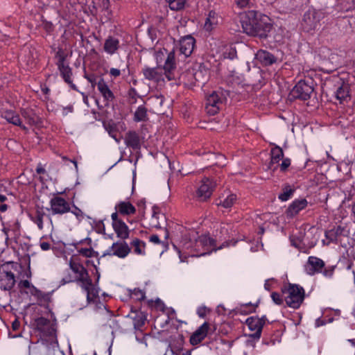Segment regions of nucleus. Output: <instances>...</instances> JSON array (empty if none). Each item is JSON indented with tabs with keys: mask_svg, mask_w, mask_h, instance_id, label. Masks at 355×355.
<instances>
[{
	"mask_svg": "<svg viewBox=\"0 0 355 355\" xmlns=\"http://www.w3.org/2000/svg\"><path fill=\"white\" fill-rule=\"evenodd\" d=\"M243 33L249 36L266 39L273 25L270 18L259 11L250 10L240 14Z\"/></svg>",
	"mask_w": 355,
	"mask_h": 355,
	"instance_id": "obj_1",
	"label": "nucleus"
},
{
	"mask_svg": "<svg viewBox=\"0 0 355 355\" xmlns=\"http://www.w3.org/2000/svg\"><path fill=\"white\" fill-rule=\"evenodd\" d=\"M34 330L40 332L42 342L49 349L55 350L58 348L56 336V323L44 317L35 318L31 323Z\"/></svg>",
	"mask_w": 355,
	"mask_h": 355,
	"instance_id": "obj_2",
	"label": "nucleus"
},
{
	"mask_svg": "<svg viewBox=\"0 0 355 355\" xmlns=\"http://www.w3.org/2000/svg\"><path fill=\"white\" fill-rule=\"evenodd\" d=\"M282 292L286 295L285 301L289 307L298 309L304 300V290L297 284H288V287L282 289Z\"/></svg>",
	"mask_w": 355,
	"mask_h": 355,
	"instance_id": "obj_3",
	"label": "nucleus"
},
{
	"mask_svg": "<svg viewBox=\"0 0 355 355\" xmlns=\"http://www.w3.org/2000/svg\"><path fill=\"white\" fill-rule=\"evenodd\" d=\"M323 17L324 14L321 11L309 9L303 15L302 28L307 33L315 30L320 26V21Z\"/></svg>",
	"mask_w": 355,
	"mask_h": 355,
	"instance_id": "obj_4",
	"label": "nucleus"
},
{
	"mask_svg": "<svg viewBox=\"0 0 355 355\" xmlns=\"http://www.w3.org/2000/svg\"><path fill=\"white\" fill-rule=\"evenodd\" d=\"M208 76L209 71L207 69L205 66L200 64L198 66V69H192L191 71L189 70L185 74H182L181 78L184 80L185 77H187L188 80L190 82L185 83V84L194 86L196 83L203 85L207 80Z\"/></svg>",
	"mask_w": 355,
	"mask_h": 355,
	"instance_id": "obj_5",
	"label": "nucleus"
},
{
	"mask_svg": "<svg viewBox=\"0 0 355 355\" xmlns=\"http://www.w3.org/2000/svg\"><path fill=\"white\" fill-rule=\"evenodd\" d=\"M313 92V87L308 84L305 80H301L290 92L288 98L291 101L296 99L306 101L311 98V94Z\"/></svg>",
	"mask_w": 355,
	"mask_h": 355,
	"instance_id": "obj_6",
	"label": "nucleus"
},
{
	"mask_svg": "<svg viewBox=\"0 0 355 355\" xmlns=\"http://www.w3.org/2000/svg\"><path fill=\"white\" fill-rule=\"evenodd\" d=\"M266 320L267 319L266 316H262L261 318H248L246 320L245 323L251 331H255L254 333L250 334L249 336L254 339H259L261 336L263 327L266 324Z\"/></svg>",
	"mask_w": 355,
	"mask_h": 355,
	"instance_id": "obj_7",
	"label": "nucleus"
},
{
	"mask_svg": "<svg viewBox=\"0 0 355 355\" xmlns=\"http://www.w3.org/2000/svg\"><path fill=\"white\" fill-rule=\"evenodd\" d=\"M222 104V98L217 92H214L206 99L205 110L207 113L209 115H215L218 112Z\"/></svg>",
	"mask_w": 355,
	"mask_h": 355,
	"instance_id": "obj_8",
	"label": "nucleus"
},
{
	"mask_svg": "<svg viewBox=\"0 0 355 355\" xmlns=\"http://www.w3.org/2000/svg\"><path fill=\"white\" fill-rule=\"evenodd\" d=\"M349 234V230L345 227L338 225L329 230L325 232V236L329 242L335 243L336 244L341 243L342 237H348Z\"/></svg>",
	"mask_w": 355,
	"mask_h": 355,
	"instance_id": "obj_9",
	"label": "nucleus"
},
{
	"mask_svg": "<svg viewBox=\"0 0 355 355\" xmlns=\"http://www.w3.org/2000/svg\"><path fill=\"white\" fill-rule=\"evenodd\" d=\"M69 266L73 272L78 275L76 278V281L78 282H80L81 284L84 283H86L87 284H90L91 277L89 275L88 271L83 265L71 259L69 261Z\"/></svg>",
	"mask_w": 355,
	"mask_h": 355,
	"instance_id": "obj_10",
	"label": "nucleus"
},
{
	"mask_svg": "<svg viewBox=\"0 0 355 355\" xmlns=\"http://www.w3.org/2000/svg\"><path fill=\"white\" fill-rule=\"evenodd\" d=\"M50 205L53 214H64L70 211L69 202L62 197H53L50 201Z\"/></svg>",
	"mask_w": 355,
	"mask_h": 355,
	"instance_id": "obj_11",
	"label": "nucleus"
},
{
	"mask_svg": "<svg viewBox=\"0 0 355 355\" xmlns=\"http://www.w3.org/2000/svg\"><path fill=\"white\" fill-rule=\"evenodd\" d=\"M324 267V262L322 259L315 257H309L305 265V270L307 274L313 275L322 272Z\"/></svg>",
	"mask_w": 355,
	"mask_h": 355,
	"instance_id": "obj_12",
	"label": "nucleus"
},
{
	"mask_svg": "<svg viewBox=\"0 0 355 355\" xmlns=\"http://www.w3.org/2000/svg\"><path fill=\"white\" fill-rule=\"evenodd\" d=\"M202 182V184L197 191V196L200 201H205L211 196L214 184L211 180L208 178H205Z\"/></svg>",
	"mask_w": 355,
	"mask_h": 355,
	"instance_id": "obj_13",
	"label": "nucleus"
},
{
	"mask_svg": "<svg viewBox=\"0 0 355 355\" xmlns=\"http://www.w3.org/2000/svg\"><path fill=\"white\" fill-rule=\"evenodd\" d=\"M15 284V275L10 271L0 270V288L3 291H10L14 287Z\"/></svg>",
	"mask_w": 355,
	"mask_h": 355,
	"instance_id": "obj_14",
	"label": "nucleus"
},
{
	"mask_svg": "<svg viewBox=\"0 0 355 355\" xmlns=\"http://www.w3.org/2000/svg\"><path fill=\"white\" fill-rule=\"evenodd\" d=\"M196 44V40L191 35L183 37L180 40V51L186 57H189L193 52Z\"/></svg>",
	"mask_w": 355,
	"mask_h": 355,
	"instance_id": "obj_15",
	"label": "nucleus"
},
{
	"mask_svg": "<svg viewBox=\"0 0 355 355\" xmlns=\"http://www.w3.org/2000/svg\"><path fill=\"white\" fill-rule=\"evenodd\" d=\"M125 145L134 150H139L141 146V139L136 131L130 130L125 134Z\"/></svg>",
	"mask_w": 355,
	"mask_h": 355,
	"instance_id": "obj_16",
	"label": "nucleus"
},
{
	"mask_svg": "<svg viewBox=\"0 0 355 355\" xmlns=\"http://www.w3.org/2000/svg\"><path fill=\"white\" fill-rule=\"evenodd\" d=\"M80 287L87 293V302L88 304L95 303L96 300L99 298V288L96 287L92 279L89 284L84 283L80 284Z\"/></svg>",
	"mask_w": 355,
	"mask_h": 355,
	"instance_id": "obj_17",
	"label": "nucleus"
},
{
	"mask_svg": "<svg viewBox=\"0 0 355 355\" xmlns=\"http://www.w3.org/2000/svg\"><path fill=\"white\" fill-rule=\"evenodd\" d=\"M307 201L306 199H300L294 200L287 208L286 214L287 217L293 218L297 215L301 210L306 208L307 206Z\"/></svg>",
	"mask_w": 355,
	"mask_h": 355,
	"instance_id": "obj_18",
	"label": "nucleus"
},
{
	"mask_svg": "<svg viewBox=\"0 0 355 355\" xmlns=\"http://www.w3.org/2000/svg\"><path fill=\"white\" fill-rule=\"evenodd\" d=\"M209 325L207 322L203 323L191 336L190 343L192 345L200 343L207 335Z\"/></svg>",
	"mask_w": 355,
	"mask_h": 355,
	"instance_id": "obj_19",
	"label": "nucleus"
},
{
	"mask_svg": "<svg viewBox=\"0 0 355 355\" xmlns=\"http://www.w3.org/2000/svg\"><path fill=\"white\" fill-rule=\"evenodd\" d=\"M256 59L263 66H269L275 63L277 58L271 53L260 49L256 53Z\"/></svg>",
	"mask_w": 355,
	"mask_h": 355,
	"instance_id": "obj_20",
	"label": "nucleus"
},
{
	"mask_svg": "<svg viewBox=\"0 0 355 355\" xmlns=\"http://www.w3.org/2000/svg\"><path fill=\"white\" fill-rule=\"evenodd\" d=\"M97 88L106 101H112L114 95L110 90L103 78H100L97 83Z\"/></svg>",
	"mask_w": 355,
	"mask_h": 355,
	"instance_id": "obj_21",
	"label": "nucleus"
},
{
	"mask_svg": "<svg viewBox=\"0 0 355 355\" xmlns=\"http://www.w3.org/2000/svg\"><path fill=\"white\" fill-rule=\"evenodd\" d=\"M175 69V53L172 51L168 54L167 58L165 61L164 66L166 76L168 78V80H173L175 78L174 76H172V71Z\"/></svg>",
	"mask_w": 355,
	"mask_h": 355,
	"instance_id": "obj_22",
	"label": "nucleus"
},
{
	"mask_svg": "<svg viewBox=\"0 0 355 355\" xmlns=\"http://www.w3.org/2000/svg\"><path fill=\"white\" fill-rule=\"evenodd\" d=\"M270 162L269 163L268 168L275 171L278 166L272 168L273 165L279 163V162L284 158V152L282 148L278 146L273 147L270 151Z\"/></svg>",
	"mask_w": 355,
	"mask_h": 355,
	"instance_id": "obj_23",
	"label": "nucleus"
},
{
	"mask_svg": "<svg viewBox=\"0 0 355 355\" xmlns=\"http://www.w3.org/2000/svg\"><path fill=\"white\" fill-rule=\"evenodd\" d=\"M112 249L114 250L112 254L120 258L125 257L130 252V248L125 242L114 243Z\"/></svg>",
	"mask_w": 355,
	"mask_h": 355,
	"instance_id": "obj_24",
	"label": "nucleus"
},
{
	"mask_svg": "<svg viewBox=\"0 0 355 355\" xmlns=\"http://www.w3.org/2000/svg\"><path fill=\"white\" fill-rule=\"evenodd\" d=\"M2 116L8 123L19 126L24 130H27L24 125H22L19 114H16L14 111L8 110H6L3 112Z\"/></svg>",
	"mask_w": 355,
	"mask_h": 355,
	"instance_id": "obj_25",
	"label": "nucleus"
},
{
	"mask_svg": "<svg viewBox=\"0 0 355 355\" xmlns=\"http://www.w3.org/2000/svg\"><path fill=\"white\" fill-rule=\"evenodd\" d=\"M117 236L121 239H128L129 236V229L127 225L123 221H116L112 225Z\"/></svg>",
	"mask_w": 355,
	"mask_h": 355,
	"instance_id": "obj_26",
	"label": "nucleus"
},
{
	"mask_svg": "<svg viewBox=\"0 0 355 355\" xmlns=\"http://www.w3.org/2000/svg\"><path fill=\"white\" fill-rule=\"evenodd\" d=\"M104 50L109 54H114L119 48L118 39L109 36L105 41Z\"/></svg>",
	"mask_w": 355,
	"mask_h": 355,
	"instance_id": "obj_27",
	"label": "nucleus"
},
{
	"mask_svg": "<svg viewBox=\"0 0 355 355\" xmlns=\"http://www.w3.org/2000/svg\"><path fill=\"white\" fill-rule=\"evenodd\" d=\"M58 67L64 81L70 85L73 89H75L76 85L73 84L71 79V69L68 65H65L64 63H58Z\"/></svg>",
	"mask_w": 355,
	"mask_h": 355,
	"instance_id": "obj_28",
	"label": "nucleus"
},
{
	"mask_svg": "<svg viewBox=\"0 0 355 355\" xmlns=\"http://www.w3.org/2000/svg\"><path fill=\"white\" fill-rule=\"evenodd\" d=\"M115 208L122 215H130L136 212L135 207L130 202H120Z\"/></svg>",
	"mask_w": 355,
	"mask_h": 355,
	"instance_id": "obj_29",
	"label": "nucleus"
},
{
	"mask_svg": "<svg viewBox=\"0 0 355 355\" xmlns=\"http://www.w3.org/2000/svg\"><path fill=\"white\" fill-rule=\"evenodd\" d=\"M143 74L144 77L149 80L158 81L161 77V71L157 68L146 67L143 69Z\"/></svg>",
	"mask_w": 355,
	"mask_h": 355,
	"instance_id": "obj_30",
	"label": "nucleus"
},
{
	"mask_svg": "<svg viewBox=\"0 0 355 355\" xmlns=\"http://www.w3.org/2000/svg\"><path fill=\"white\" fill-rule=\"evenodd\" d=\"M135 313V315L132 318L134 327L136 329H141V328L145 324L146 320V315L144 312L141 311H137Z\"/></svg>",
	"mask_w": 355,
	"mask_h": 355,
	"instance_id": "obj_31",
	"label": "nucleus"
},
{
	"mask_svg": "<svg viewBox=\"0 0 355 355\" xmlns=\"http://www.w3.org/2000/svg\"><path fill=\"white\" fill-rule=\"evenodd\" d=\"M349 87L347 85H340L336 92V97L342 103L347 97H349Z\"/></svg>",
	"mask_w": 355,
	"mask_h": 355,
	"instance_id": "obj_32",
	"label": "nucleus"
},
{
	"mask_svg": "<svg viewBox=\"0 0 355 355\" xmlns=\"http://www.w3.org/2000/svg\"><path fill=\"white\" fill-rule=\"evenodd\" d=\"M105 129L108 132L109 135L117 142L119 143L120 138L117 137L116 125L113 122H103Z\"/></svg>",
	"mask_w": 355,
	"mask_h": 355,
	"instance_id": "obj_33",
	"label": "nucleus"
},
{
	"mask_svg": "<svg viewBox=\"0 0 355 355\" xmlns=\"http://www.w3.org/2000/svg\"><path fill=\"white\" fill-rule=\"evenodd\" d=\"M147 119V109L143 105L138 107L134 114V121H145Z\"/></svg>",
	"mask_w": 355,
	"mask_h": 355,
	"instance_id": "obj_34",
	"label": "nucleus"
},
{
	"mask_svg": "<svg viewBox=\"0 0 355 355\" xmlns=\"http://www.w3.org/2000/svg\"><path fill=\"white\" fill-rule=\"evenodd\" d=\"M216 15V13L213 10L209 12L204 26L206 31H211L213 28V25L217 24Z\"/></svg>",
	"mask_w": 355,
	"mask_h": 355,
	"instance_id": "obj_35",
	"label": "nucleus"
},
{
	"mask_svg": "<svg viewBox=\"0 0 355 355\" xmlns=\"http://www.w3.org/2000/svg\"><path fill=\"white\" fill-rule=\"evenodd\" d=\"M294 191L295 189L291 188L290 185H285L282 188V193L279 195V199L282 201H286L290 198Z\"/></svg>",
	"mask_w": 355,
	"mask_h": 355,
	"instance_id": "obj_36",
	"label": "nucleus"
},
{
	"mask_svg": "<svg viewBox=\"0 0 355 355\" xmlns=\"http://www.w3.org/2000/svg\"><path fill=\"white\" fill-rule=\"evenodd\" d=\"M45 216V213L42 209H37L35 211L34 218H32L33 222L37 224L40 230L43 229V218Z\"/></svg>",
	"mask_w": 355,
	"mask_h": 355,
	"instance_id": "obj_37",
	"label": "nucleus"
},
{
	"mask_svg": "<svg viewBox=\"0 0 355 355\" xmlns=\"http://www.w3.org/2000/svg\"><path fill=\"white\" fill-rule=\"evenodd\" d=\"M236 200V196L235 194H231L223 200H220V202H218L217 205H221L225 208H230L234 205Z\"/></svg>",
	"mask_w": 355,
	"mask_h": 355,
	"instance_id": "obj_38",
	"label": "nucleus"
},
{
	"mask_svg": "<svg viewBox=\"0 0 355 355\" xmlns=\"http://www.w3.org/2000/svg\"><path fill=\"white\" fill-rule=\"evenodd\" d=\"M169 3V7L173 10H182L185 4L186 0H166Z\"/></svg>",
	"mask_w": 355,
	"mask_h": 355,
	"instance_id": "obj_39",
	"label": "nucleus"
},
{
	"mask_svg": "<svg viewBox=\"0 0 355 355\" xmlns=\"http://www.w3.org/2000/svg\"><path fill=\"white\" fill-rule=\"evenodd\" d=\"M132 245L134 246V251L135 253L138 254H144V251L142 250V248H145L146 243L144 241L136 239L132 241Z\"/></svg>",
	"mask_w": 355,
	"mask_h": 355,
	"instance_id": "obj_40",
	"label": "nucleus"
},
{
	"mask_svg": "<svg viewBox=\"0 0 355 355\" xmlns=\"http://www.w3.org/2000/svg\"><path fill=\"white\" fill-rule=\"evenodd\" d=\"M140 97L134 87H130L128 92V101L129 104L137 103V98Z\"/></svg>",
	"mask_w": 355,
	"mask_h": 355,
	"instance_id": "obj_41",
	"label": "nucleus"
},
{
	"mask_svg": "<svg viewBox=\"0 0 355 355\" xmlns=\"http://www.w3.org/2000/svg\"><path fill=\"white\" fill-rule=\"evenodd\" d=\"M24 117L28 120L30 124H37L39 120V117L35 114L31 112L24 111L21 112Z\"/></svg>",
	"mask_w": 355,
	"mask_h": 355,
	"instance_id": "obj_42",
	"label": "nucleus"
},
{
	"mask_svg": "<svg viewBox=\"0 0 355 355\" xmlns=\"http://www.w3.org/2000/svg\"><path fill=\"white\" fill-rule=\"evenodd\" d=\"M28 289L29 291H26V293H29L32 295L36 297L37 299H42L44 297V294L33 285H31V287H30Z\"/></svg>",
	"mask_w": 355,
	"mask_h": 355,
	"instance_id": "obj_43",
	"label": "nucleus"
},
{
	"mask_svg": "<svg viewBox=\"0 0 355 355\" xmlns=\"http://www.w3.org/2000/svg\"><path fill=\"white\" fill-rule=\"evenodd\" d=\"M131 295L135 300L139 301H141L145 299V293L139 288H135Z\"/></svg>",
	"mask_w": 355,
	"mask_h": 355,
	"instance_id": "obj_44",
	"label": "nucleus"
},
{
	"mask_svg": "<svg viewBox=\"0 0 355 355\" xmlns=\"http://www.w3.org/2000/svg\"><path fill=\"white\" fill-rule=\"evenodd\" d=\"M271 298L272 301L277 305H281L283 304V298L281 295L277 292H272L271 293Z\"/></svg>",
	"mask_w": 355,
	"mask_h": 355,
	"instance_id": "obj_45",
	"label": "nucleus"
},
{
	"mask_svg": "<svg viewBox=\"0 0 355 355\" xmlns=\"http://www.w3.org/2000/svg\"><path fill=\"white\" fill-rule=\"evenodd\" d=\"M78 252L85 257H92L94 252L92 248H81Z\"/></svg>",
	"mask_w": 355,
	"mask_h": 355,
	"instance_id": "obj_46",
	"label": "nucleus"
},
{
	"mask_svg": "<svg viewBox=\"0 0 355 355\" xmlns=\"http://www.w3.org/2000/svg\"><path fill=\"white\" fill-rule=\"evenodd\" d=\"M291 243L293 246L302 250V240L298 238H291Z\"/></svg>",
	"mask_w": 355,
	"mask_h": 355,
	"instance_id": "obj_47",
	"label": "nucleus"
},
{
	"mask_svg": "<svg viewBox=\"0 0 355 355\" xmlns=\"http://www.w3.org/2000/svg\"><path fill=\"white\" fill-rule=\"evenodd\" d=\"M291 165V160L288 158L284 159L280 164V169L282 171H286L288 166Z\"/></svg>",
	"mask_w": 355,
	"mask_h": 355,
	"instance_id": "obj_48",
	"label": "nucleus"
},
{
	"mask_svg": "<svg viewBox=\"0 0 355 355\" xmlns=\"http://www.w3.org/2000/svg\"><path fill=\"white\" fill-rule=\"evenodd\" d=\"M56 57L58 58V63H64L65 55H64V52L62 49H59L56 53Z\"/></svg>",
	"mask_w": 355,
	"mask_h": 355,
	"instance_id": "obj_49",
	"label": "nucleus"
},
{
	"mask_svg": "<svg viewBox=\"0 0 355 355\" xmlns=\"http://www.w3.org/2000/svg\"><path fill=\"white\" fill-rule=\"evenodd\" d=\"M87 80L91 83L92 87L94 88L95 85H97L96 78L94 75L85 76Z\"/></svg>",
	"mask_w": 355,
	"mask_h": 355,
	"instance_id": "obj_50",
	"label": "nucleus"
},
{
	"mask_svg": "<svg viewBox=\"0 0 355 355\" xmlns=\"http://www.w3.org/2000/svg\"><path fill=\"white\" fill-rule=\"evenodd\" d=\"M31 285L32 284L28 280H22L19 283V287L20 288H25L28 289L30 287H31Z\"/></svg>",
	"mask_w": 355,
	"mask_h": 355,
	"instance_id": "obj_51",
	"label": "nucleus"
},
{
	"mask_svg": "<svg viewBox=\"0 0 355 355\" xmlns=\"http://www.w3.org/2000/svg\"><path fill=\"white\" fill-rule=\"evenodd\" d=\"M71 212L77 217V218L79 220H81V218H83V211L80 209H78L77 207H75V210L72 211Z\"/></svg>",
	"mask_w": 355,
	"mask_h": 355,
	"instance_id": "obj_52",
	"label": "nucleus"
},
{
	"mask_svg": "<svg viewBox=\"0 0 355 355\" xmlns=\"http://www.w3.org/2000/svg\"><path fill=\"white\" fill-rule=\"evenodd\" d=\"M197 313L200 318H205L207 314V308L205 306L199 307Z\"/></svg>",
	"mask_w": 355,
	"mask_h": 355,
	"instance_id": "obj_53",
	"label": "nucleus"
},
{
	"mask_svg": "<svg viewBox=\"0 0 355 355\" xmlns=\"http://www.w3.org/2000/svg\"><path fill=\"white\" fill-rule=\"evenodd\" d=\"M334 267H330L329 268H324L323 270V274L326 277H331L334 273Z\"/></svg>",
	"mask_w": 355,
	"mask_h": 355,
	"instance_id": "obj_54",
	"label": "nucleus"
},
{
	"mask_svg": "<svg viewBox=\"0 0 355 355\" xmlns=\"http://www.w3.org/2000/svg\"><path fill=\"white\" fill-rule=\"evenodd\" d=\"M110 73L112 76H114V77H118L120 76L121 74V71L118 69H115V68H112L110 69Z\"/></svg>",
	"mask_w": 355,
	"mask_h": 355,
	"instance_id": "obj_55",
	"label": "nucleus"
},
{
	"mask_svg": "<svg viewBox=\"0 0 355 355\" xmlns=\"http://www.w3.org/2000/svg\"><path fill=\"white\" fill-rule=\"evenodd\" d=\"M149 240H150V241L157 243V244H159L161 243V241L159 239V236L156 234L151 235L149 238Z\"/></svg>",
	"mask_w": 355,
	"mask_h": 355,
	"instance_id": "obj_56",
	"label": "nucleus"
},
{
	"mask_svg": "<svg viewBox=\"0 0 355 355\" xmlns=\"http://www.w3.org/2000/svg\"><path fill=\"white\" fill-rule=\"evenodd\" d=\"M101 6L103 10H107L110 6V0H102Z\"/></svg>",
	"mask_w": 355,
	"mask_h": 355,
	"instance_id": "obj_57",
	"label": "nucleus"
},
{
	"mask_svg": "<svg viewBox=\"0 0 355 355\" xmlns=\"http://www.w3.org/2000/svg\"><path fill=\"white\" fill-rule=\"evenodd\" d=\"M112 220V225L114 224L116 221H121L122 220L119 218L118 211L113 213L111 216Z\"/></svg>",
	"mask_w": 355,
	"mask_h": 355,
	"instance_id": "obj_58",
	"label": "nucleus"
},
{
	"mask_svg": "<svg viewBox=\"0 0 355 355\" xmlns=\"http://www.w3.org/2000/svg\"><path fill=\"white\" fill-rule=\"evenodd\" d=\"M40 248L42 250H48L50 249L51 245L48 242H42L40 243Z\"/></svg>",
	"mask_w": 355,
	"mask_h": 355,
	"instance_id": "obj_59",
	"label": "nucleus"
},
{
	"mask_svg": "<svg viewBox=\"0 0 355 355\" xmlns=\"http://www.w3.org/2000/svg\"><path fill=\"white\" fill-rule=\"evenodd\" d=\"M73 110V108L72 105L64 107H63V114L67 115L69 112H72Z\"/></svg>",
	"mask_w": 355,
	"mask_h": 355,
	"instance_id": "obj_60",
	"label": "nucleus"
},
{
	"mask_svg": "<svg viewBox=\"0 0 355 355\" xmlns=\"http://www.w3.org/2000/svg\"><path fill=\"white\" fill-rule=\"evenodd\" d=\"M249 0H237V5L240 7H245L248 5Z\"/></svg>",
	"mask_w": 355,
	"mask_h": 355,
	"instance_id": "obj_61",
	"label": "nucleus"
},
{
	"mask_svg": "<svg viewBox=\"0 0 355 355\" xmlns=\"http://www.w3.org/2000/svg\"><path fill=\"white\" fill-rule=\"evenodd\" d=\"M158 214H159V209L157 207L154 206L153 207V217L158 218Z\"/></svg>",
	"mask_w": 355,
	"mask_h": 355,
	"instance_id": "obj_62",
	"label": "nucleus"
},
{
	"mask_svg": "<svg viewBox=\"0 0 355 355\" xmlns=\"http://www.w3.org/2000/svg\"><path fill=\"white\" fill-rule=\"evenodd\" d=\"M20 326V323L17 320H15L12 324V328L13 330H17Z\"/></svg>",
	"mask_w": 355,
	"mask_h": 355,
	"instance_id": "obj_63",
	"label": "nucleus"
},
{
	"mask_svg": "<svg viewBox=\"0 0 355 355\" xmlns=\"http://www.w3.org/2000/svg\"><path fill=\"white\" fill-rule=\"evenodd\" d=\"M36 172L38 174H44L46 173V170L42 166L40 165L37 167Z\"/></svg>",
	"mask_w": 355,
	"mask_h": 355,
	"instance_id": "obj_64",
	"label": "nucleus"
}]
</instances>
